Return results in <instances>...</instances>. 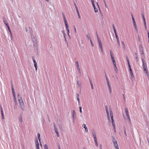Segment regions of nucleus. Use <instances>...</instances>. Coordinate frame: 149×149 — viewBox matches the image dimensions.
I'll use <instances>...</instances> for the list:
<instances>
[{"mask_svg":"<svg viewBox=\"0 0 149 149\" xmlns=\"http://www.w3.org/2000/svg\"><path fill=\"white\" fill-rule=\"evenodd\" d=\"M0 108L1 110V113H3V109H2V107L1 105L0 106Z\"/></svg>","mask_w":149,"mask_h":149,"instance_id":"nucleus-46","label":"nucleus"},{"mask_svg":"<svg viewBox=\"0 0 149 149\" xmlns=\"http://www.w3.org/2000/svg\"><path fill=\"white\" fill-rule=\"evenodd\" d=\"M112 139H113V141H116V140L115 139V137H114V136H112Z\"/></svg>","mask_w":149,"mask_h":149,"instance_id":"nucleus-51","label":"nucleus"},{"mask_svg":"<svg viewBox=\"0 0 149 149\" xmlns=\"http://www.w3.org/2000/svg\"><path fill=\"white\" fill-rule=\"evenodd\" d=\"M62 32L64 38L66 37V34L65 33V31L64 30H62Z\"/></svg>","mask_w":149,"mask_h":149,"instance_id":"nucleus-18","label":"nucleus"},{"mask_svg":"<svg viewBox=\"0 0 149 149\" xmlns=\"http://www.w3.org/2000/svg\"><path fill=\"white\" fill-rule=\"evenodd\" d=\"M12 93L13 95V96H15V93L14 90V88L12 89Z\"/></svg>","mask_w":149,"mask_h":149,"instance_id":"nucleus-30","label":"nucleus"},{"mask_svg":"<svg viewBox=\"0 0 149 149\" xmlns=\"http://www.w3.org/2000/svg\"><path fill=\"white\" fill-rule=\"evenodd\" d=\"M31 33V37L32 39L35 38V37H34V36H33V35L32 34V33Z\"/></svg>","mask_w":149,"mask_h":149,"instance_id":"nucleus-41","label":"nucleus"},{"mask_svg":"<svg viewBox=\"0 0 149 149\" xmlns=\"http://www.w3.org/2000/svg\"><path fill=\"white\" fill-rule=\"evenodd\" d=\"M132 21H133V22H135V19H134L133 16V15L132 14Z\"/></svg>","mask_w":149,"mask_h":149,"instance_id":"nucleus-38","label":"nucleus"},{"mask_svg":"<svg viewBox=\"0 0 149 149\" xmlns=\"http://www.w3.org/2000/svg\"><path fill=\"white\" fill-rule=\"evenodd\" d=\"M94 140L95 142L97 141L96 137H94Z\"/></svg>","mask_w":149,"mask_h":149,"instance_id":"nucleus-50","label":"nucleus"},{"mask_svg":"<svg viewBox=\"0 0 149 149\" xmlns=\"http://www.w3.org/2000/svg\"><path fill=\"white\" fill-rule=\"evenodd\" d=\"M142 61H143V65H145V62L144 60H143L142 59Z\"/></svg>","mask_w":149,"mask_h":149,"instance_id":"nucleus-54","label":"nucleus"},{"mask_svg":"<svg viewBox=\"0 0 149 149\" xmlns=\"http://www.w3.org/2000/svg\"><path fill=\"white\" fill-rule=\"evenodd\" d=\"M114 69L116 72L117 73L118 72V70L116 67V66H114Z\"/></svg>","mask_w":149,"mask_h":149,"instance_id":"nucleus-27","label":"nucleus"},{"mask_svg":"<svg viewBox=\"0 0 149 149\" xmlns=\"http://www.w3.org/2000/svg\"><path fill=\"white\" fill-rule=\"evenodd\" d=\"M62 15H63V19H66L65 17V14L64 13H63V12H62Z\"/></svg>","mask_w":149,"mask_h":149,"instance_id":"nucleus-40","label":"nucleus"},{"mask_svg":"<svg viewBox=\"0 0 149 149\" xmlns=\"http://www.w3.org/2000/svg\"><path fill=\"white\" fill-rule=\"evenodd\" d=\"M76 9L77 12V14H79V10H78V8H76Z\"/></svg>","mask_w":149,"mask_h":149,"instance_id":"nucleus-55","label":"nucleus"},{"mask_svg":"<svg viewBox=\"0 0 149 149\" xmlns=\"http://www.w3.org/2000/svg\"><path fill=\"white\" fill-rule=\"evenodd\" d=\"M33 68H35L36 70V71H37V68H38V66H34Z\"/></svg>","mask_w":149,"mask_h":149,"instance_id":"nucleus-52","label":"nucleus"},{"mask_svg":"<svg viewBox=\"0 0 149 149\" xmlns=\"http://www.w3.org/2000/svg\"><path fill=\"white\" fill-rule=\"evenodd\" d=\"M143 69L145 71V73H146V74H147V73H148V71L146 66H144V67H143Z\"/></svg>","mask_w":149,"mask_h":149,"instance_id":"nucleus-10","label":"nucleus"},{"mask_svg":"<svg viewBox=\"0 0 149 149\" xmlns=\"http://www.w3.org/2000/svg\"><path fill=\"white\" fill-rule=\"evenodd\" d=\"M139 47L141 54L142 55H144V52L143 51V48L141 44H140L139 45Z\"/></svg>","mask_w":149,"mask_h":149,"instance_id":"nucleus-6","label":"nucleus"},{"mask_svg":"<svg viewBox=\"0 0 149 149\" xmlns=\"http://www.w3.org/2000/svg\"><path fill=\"white\" fill-rule=\"evenodd\" d=\"M77 69L78 70V71H79V73H80L81 72H80V68H79V66H77Z\"/></svg>","mask_w":149,"mask_h":149,"instance_id":"nucleus-32","label":"nucleus"},{"mask_svg":"<svg viewBox=\"0 0 149 149\" xmlns=\"http://www.w3.org/2000/svg\"><path fill=\"white\" fill-rule=\"evenodd\" d=\"M112 26H113V30H114V31L115 33V34L116 33H117L116 31V28L115 27V26H114V24H112Z\"/></svg>","mask_w":149,"mask_h":149,"instance_id":"nucleus-17","label":"nucleus"},{"mask_svg":"<svg viewBox=\"0 0 149 149\" xmlns=\"http://www.w3.org/2000/svg\"><path fill=\"white\" fill-rule=\"evenodd\" d=\"M77 100H78V102L79 104L80 103V100L79 98H77Z\"/></svg>","mask_w":149,"mask_h":149,"instance_id":"nucleus-61","label":"nucleus"},{"mask_svg":"<svg viewBox=\"0 0 149 149\" xmlns=\"http://www.w3.org/2000/svg\"><path fill=\"white\" fill-rule=\"evenodd\" d=\"M35 143L36 144V146H39V143H38V140L37 139H36V140L35 141Z\"/></svg>","mask_w":149,"mask_h":149,"instance_id":"nucleus-24","label":"nucleus"},{"mask_svg":"<svg viewBox=\"0 0 149 149\" xmlns=\"http://www.w3.org/2000/svg\"><path fill=\"white\" fill-rule=\"evenodd\" d=\"M109 92L110 94H111V91H111V88H109Z\"/></svg>","mask_w":149,"mask_h":149,"instance_id":"nucleus-45","label":"nucleus"},{"mask_svg":"<svg viewBox=\"0 0 149 149\" xmlns=\"http://www.w3.org/2000/svg\"><path fill=\"white\" fill-rule=\"evenodd\" d=\"M75 63L76 65H79L78 62V61H76L75 62Z\"/></svg>","mask_w":149,"mask_h":149,"instance_id":"nucleus-63","label":"nucleus"},{"mask_svg":"<svg viewBox=\"0 0 149 149\" xmlns=\"http://www.w3.org/2000/svg\"><path fill=\"white\" fill-rule=\"evenodd\" d=\"M125 112L126 116L127 117L128 119L129 122L130 123L131 120L130 119V116L129 115L128 111L127 108H126L125 109Z\"/></svg>","mask_w":149,"mask_h":149,"instance_id":"nucleus-3","label":"nucleus"},{"mask_svg":"<svg viewBox=\"0 0 149 149\" xmlns=\"http://www.w3.org/2000/svg\"><path fill=\"white\" fill-rule=\"evenodd\" d=\"M94 2V1H93L92 4L94 8L95 12L97 13L98 12V9L96 8Z\"/></svg>","mask_w":149,"mask_h":149,"instance_id":"nucleus-11","label":"nucleus"},{"mask_svg":"<svg viewBox=\"0 0 149 149\" xmlns=\"http://www.w3.org/2000/svg\"><path fill=\"white\" fill-rule=\"evenodd\" d=\"M8 28V29L10 33H11V30L10 29V28L9 27V26H8V27H7Z\"/></svg>","mask_w":149,"mask_h":149,"instance_id":"nucleus-44","label":"nucleus"},{"mask_svg":"<svg viewBox=\"0 0 149 149\" xmlns=\"http://www.w3.org/2000/svg\"><path fill=\"white\" fill-rule=\"evenodd\" d=\"M19 121L21 122H22V115H20L19 117Z\"/></svg>","mask_w":149,"mask_h":149,"instance_id":"nucleus-25","label":"nucleus"},{"mask_svg":"<svg viewBox=\"0 0 149 149\" xmlns=\"http://www.w3.org/2000/svg\"><path fill=\"white\" fill-rule=\"evenodd\" d=\"M3 21L4 24L6 25V26L8 27V26H9L8 24L7 23V21H6L5 19L3 18Z\"/></svg>","mask_w":149,"mask_h":149,"instance_id":"nucleus-21","label":"nucleus"},{"mask_svg":"<svg viewBox=\"0 0 149 149\" xmlns=\"http://www.w3.org/2000/svg\"><path fill=\"white\" fill-rule=\"evenodd\" d=\"M99 47L101 49L102 53H103V50L102 48V44L101 42H98Z\"/></svg>","mask_w":149,"mask_h":149,"instance_id":"nucleus-7","label":"nucleus"},{"mask_svg":"<svg viewBox=\"0 0 149 149\" xmlns=\"http://www.w3.org/2000/svg\"><path fill=\"white\" fill-rule=\"evenodd\" d=\"M90 42H91V45L92 46H94V45L93 44V42H92V41L91 40V39H90Z\"/></svg>","mask_w":149,"mask_h":149,"instance_id":"nucleus-42","label":"nucleus"},{"mask_svg":"<svg viewBox=\"0 0 149 149\" xmlns=\"http://www.w3.org/2000/svg\"><path fill=\"white\" fill-rule=\"evenodd\" d=\"M113 144L114 146L116 149H119L117 141H113Z\"/></svg>","mask_w":149,"mask_h":149,"instance_id":"nucleus-5","label":"nucleus"},{"mask_svg":"<svg viewBox=\"0 0 149 149\" xmlns=\"http://www.w3.org/2000/svg\"><path fill=\"white\" fill-rule=\"evenodd\" d=\"M135 55H136V61H138V59L137 57V54L136 53H135Z\"/></svg>","mask_w":149,"mask_h":149,"instance_id":"nucleus-53","label":"nucleus"},{"mask_svg":"<svg viewBox=\"0 0 149 149\" xmlns=\"http://www.w3.org/2000/svg\"><path fill=\"white\" fill-rule=\"evenodd\" d=\"M74 6H75V7L76 8H78L77 6V5L76 4V3H74Z\"/></svg>","mask_w":149,"mask_h":149,"instance_id":"nucleus-62","label":"nucleus"},{"mask_svg":"<svg viewBox=\"0 0 149 149\" xmlns=\"http://www.w3.org/2000/svg\"><path fill=\"white\" fill-rule=\"evenodd\" d=\"M105 109H106V113H107L108 119L109 120V121H110V117H109V111H108V109L107 106L106 105L105 106Z\"/></svg>","mask_w":149,"mask_h":149,"instance_id":"nucleus-4","label":"nucleus"},{"mask_svg":"<svg viewBox=\"0 0 149 149\" xmlns=\"http://www.w3.org/2000/svg\"><path fill=\"white\" fill-rule=\"evenodd\" d=\"M45 149H48V146L46 144L44 146Z\"/></svg>","mask_w":149,"mask_h":149,"instance_id":"nucleus-33","label":"nucleus"},{"mask_svg":"<svg viewBox=\"0 0 149 149\" xmlns=\"http://www.w3.org/2000/svg\"><path fill=\"white\" fill-rule=\"evenodd\" d=\"M32 59L34 62V65H37V63L33 57H32Z\"/></svg>","mask_w":149,"mask_h":149,"instance_id":"nucleus-19","label":"nucleus"},{"mask_svg":"<svg viewBox=\"0 0 149 149\" xmlns=\"http://www.w3.org/2000/svg\"><path fill=\"white\" fill-rule=\"evenodd\" d=\"M124 131L125 133V135L126 136H127V135L126 133V129L125 127H124Z\"/></svg>","mask_w":149,"mask_h":149,"instance_id":"nucleus-37","label":"nucleus"},{"mask_svg":"<svg viewBox=\"0 0 149 149\" xmlns=\"http://www.w3.org/2000/svg\"><path fill=\"white\" fill-rule=\"evenodd\" d=\"M64 21L65 24V25L66 28L69 27L68 25L67 22V21L66 19H64Z\"/></svg>","mask_w":149,"mask_h":149,"instance_id":"nucleus-16","label":"nucleus"},{"mask_svg":"<svg viewBox=\"0 0 149 149\" xmlns=\"http://www.w3.org/2000/svg\"><path fill=\"white\" fill-rule=\"evenodd\" d=\"M82 126L85 129V131L86 132H88V130L87 127L86 126V125L85 124H83L82 125Z\"/></svg>","mask_w":149,"mask_h":149,"instance_id":"nucleus-14","label":"nucleus"},{"mask_svg":"<svg viewBox=\"0 0 149 149\" xmlns=\"http://www.w3.org/2000/svg\"><path fill=\"white\" fill-rule=\"evenodd\" d=\"M129 66V70H130V73L131 75V77L132 78H133L134 77V76L133 74V72H132L131 68V66Z\"/></svg>","mask_w":149,"mask_h":149,"instance_id":"nucleus-8","label":"nucleus"},{"mask_svg":"<svg viewBox=\"0 0 149 149\" xmlns=\"http://www.w3.org/2000/svg\"><path fill=\"white\" fill-rule=\"evenodd\" d=\"M20 97H21V98H22L21 95H19V94H18V98L19 100V98L20 99Z\"/></svg>","mask_w":149,"mask_h":149,"instance_id":"nucleus-47","label":"nucleus"},{"mask_svg":"<svg viewBox=\"0 0 149 149\" xmlns=\"http://www.w3.org/2000/svg\"><path fill=\"white\" fill-rule=\"evenodd\" d=\"M32 41L33 42V43L37 42L36 41V40L35 38H33L32 39Z\"/></svg>","mask_w":149,"mask_h":149,"instance_id":"nucleus-28","label":"nucleus"},{"mask_svg":"<svg viewBox=\"0 0 149 149\" xmlns=\"http://www.w3.org/2000/svg\"><path fill=\"white\" fill-rule=\"evenodd\" d=\"M79 111L80 113H82V107H79Z\"/></svg>","mask_w":149,"mask_h":149,"instance_id":"nucleus-39","label":"nucleus"},{"mask_svg":"<svg viewBox=\"0 0 149 149\" xmlns=\"http://www.w3.org/2000/svg\"><path fill=\"white\" fill-rule=\"evenodd\" d=\"M141 15H142V18L143 19V22H146V20H145V17H144V15L142 13L141 14Z\"/></svg>","mask_w":149,"mask_h":149,"instance_id":"nucleus-23","label":"nucleus"},{"mask_svg":"<svg viewBox=\"0 0 149 149\" xmlns=\"http://www.w3.org/2000/svg\"><path fill=\"white\" fill-rule=\"evenodd\" d=\"M14 97V102H15L16 104H17V101L16 100V99L15 97V96H13Z\"/></svg>","mask_w":149,"mask_h":149,"instance_id":"nucleus-35","label":"nucleus"},{"mask_svg":"<svg viewBox=\"0 0 149 149\" xmlns=\"http://www.w3.org/2000/svg\"><path fill=\"white\" fill-rule=\"evenodd\" d=\"M92 135L94 137H96V134L95 132L94 129H93L92 130Z\"/></svg>","mask_w":149,"mask_h":149,"instance_id":"nucleus-13","label":"nucleus"},{"mask_svg":"<svg viewBox=\"0 0 149 149\" xmlns=\"http://www.w3.org/2000/svg\"><path fill=\"white\" fill-rule=\"evenodd\" d=\"M146 75L147 76V77H148V80L149 81V73H147V74H146Z\"/></svg>","mask_w":149,"mask_h":149,"instance_id":"nucleus-59","label":"nucleus"},{"mask_svg":"<svg viewBox=\"0 0 149 149\" xmlns=\"http://www.w3.org/2000/svg\"><path fill=\"white\" fill-rule=\"evenodd\" d=\"M97 39L98 40V42H101V41L100 40V39L99 37L97 38Z\"/></svg>","mask_w":149,"mask_h":149,"instance_id":"nucleus-57","label":"nucleus"},{"mask_svg":"<svg viewBox=\"0 0 149 149\" xmlns=\"http://www.w3.org/2000/svg\"><path fill=\"white\" fill-rule=\"evenodd\" d=\"M66 28L67 30V31L68 34H69L70 32L69 29V27Z\"/></svg>","mask_w":149,"mask_h":149,"instance_id":"nucleus-34","label":"nucleus"},{"mask_svg":"<svg viewBox=\"0 0 149 149\" xmlns=\"http://www.w3.org/2000/svg\"><path fill=\"white\" fill-rule=\"evenodd\" d=\"M1 113L2 117V119H4V115H3V113Z\"/></svg>","mask_w":149,"mask_h":149,"instance_id":"nucleus-48","label":"nucleus"},{"mask_svg":"<svg viewBox=\"0 0 149 149\" xmlns=\"http://www.w3.org/2000/svg\"><path fill=\"white\" fill-rule=\"evenodd\" d=\"M144 26H145V29H147V27H146V22H144Z\"/></svg>","mask_w":149,"mask_h":149,"instance_id":"nucleus-49","label":"nucleus"},{"mask_svg":"<svg viewBox=\"0 0 149 149\" xmlns=\"http://www.w3.org/2000/svg\"><path fill=\"white\" fill-rule=\"evenodd\" d=\"M110 54L111 55V57L112 59V60L113 61V65H116V62H115V60L114 57L113 56V53L112 52V51L111 50H110Z\"/></svg>","mask_w":149,"mask_h":149,"instance_id":"nucleus-2","label":"nucleus"},{"mask_svg":"<svg viewBox=\"0 0 149 149\" xmlns=\"http://www.w3.org/2000/svg\"><path fill=\"white\" fill-rule=\"evenodd\" d=\"M138 40L139 41L141 42V39H140L139 36H138Z\"/></svg>","mask_w":149,"mask_h":149,"instance_id":"nucleus-58","label":"nucleus"},{"mask_svg":"<svg viewBox=\"0 0 149 149\" xmlns=\"http://www.w3.org/2000/svg\"><path fill=\"white\" fill-rule=\"evenodd\" d=\"M115 35L116 37V38L117 39V41L118 45L119 46H120V42H119V38L118 37V36L117 35V33L116 34H115Z\"/></svg>","mask_w":149,"mask_h":149,"instance_id":"nucleus-12","label":"nucleus"},{"mask_svg":"<svg viewBox=\"0 0 149 149\" xmlns=\"http://www.w3.org/2000/svg\"><path fill=\"white\" fill-rule=\"evenodd\" d=\"M77 85L79 87H81V83L79 81H78L77 83Z\"/></svg>","mask_w":149,"mask_h":149,"instance_id":"nucleus-20","label":"nucleus"},{"mask_svg":"<svg viewBox=\"0 0 149 149\" xmlns=\"http://www.w3.org/2000/svg\"><path fill=\"white\" fill-rule=\"evenodd\" d=\"M86 36L87 38L88 39H89V40H90V39L91 38H90V36L89 34L88 33V34H87Z\"/></svg>","mask_w":149,"mask_h":149,"instance_id":"nucleus-31","label":"nucleus"},{"mask_svg":"<svg viewBox=\"0 0 149 149\" xmlns=\"http://www.w3.org/2000/svg\"><path fill=\"white\" fill-rule=\"evenodd\" d=\"M95 143L96 146H98V143H97V141L95 142Z\"/></svg>","mask_w":149,"mask_h":149,"instance_id":"nucleus-64","label":"nucleus"},{"mask_svg":"<svg viewBox=\"0 0 149 149\" xmlns=\"http://www.w3.org/2000/svg\"><path fill=\"white\" fill-rule=\"evenodd\" d=\"M19 107L23 111H24V105L22 99L21 98V97H20V99L19 98Z\"/></svg>","mask_w":149,"mask_h":149,"instance_id":"nucleus-1","label":"nucleus"},{"mask_svg":"<svg viewBox=\"0 0 149 149\" xmlns=\"http://www.w3.org/2000/svg\"><path fill=\"white\" fill-rule=\"evenodd\" d=\"M107 85L108 87V88H111V85L109 83V82H108Z\"/></svg>","mask_w":149,"mask_h":149,"instance_id":"nucleus-36","label":"nucleus"},{"mask_svg":"<svg viewBox=\"0 0 149 149\" xmlns=\"http://www.w3.org/2000/svg\"><path fill=\"white\" fill-rule=\"evenodd\" d=\"M10 37H11V39L12 40H13V36H12V33H10Z\"/></svg>","mask_w":149,"mask_h":149,"instance_id":"nucleus-43","label":"nucleus"},{"mask_svg":"<svg viewBox=\"0 0 149 149\" xmlns=\"http://www.w3.org/2000/svg\"><path fill=\"white\" fill-rule=\"evenodd\" d=\"M37 135H38V138L39 140V142H40V141L41 140V139L40 138V134L39 133H38V134Z\"/></svg>","mask_w":149,"mask_h":149,"instance_id":"nucleus-26","label":"nucleus"},{"mask_svg":"<svg viewBox=\"0 0 149 149\" xmlns=\"http://www.w3.org/2000/svg\"><path fill=\"white\" fill-rule=\"evenodd\" d=\"M33 47L34 48H35V49H37L38 45L37 42L33 43Z\"/></svg>","mask_w":149,"mask_h":149,"instance_id":"nucleus-15","label":"nucleus"},{"mask_svg":"<svg viewBox=\"0 0 149 149\" xmlns=\"http://www.w3.org/2000/svg\"><path fill=\"white\" fill-rule=\"evenodd\" d=\"M126 59H127V63H128V65H130V62H129V60L128 59V58L127 56L126 57Z\"/></svg>","mask_w":149,"mask_h":149,"instance_id":"nucleus-29","label":"nucleus"},{"mask_svg":"<svg viewBox=\"0 0 149 149\" xmlns=\"http://www.w3.org/2000/svg\"><path fill=\"white\" fill-rule=\"evenodd\" d=\"M72 116L73 119L74 120L76 118V113L74 110H73L72 111Z\"/></svg>","mask_w":149,"mask_h":149,"instance_id":"nucleus-9","label":"nucleus"},{"mask_svg":"<svg viewBox=\"0 0 149 149\" xmlns=\"http://www.w3.org/2000/svg\"><path fill=\"white\" fill-rule=\"evenodd\" d=\"M148 42L149 43V32H148Z\"/></svg>","mask_w":149,"mask_h":149,"instance_id":"nucleus-56","label":"nucleus"},{"mask_svg":"<svg viewBox=\"0 0 149 149\" xmlns=\"http://www.w3.org/2000/svg\"><path fill=\"white\" fill-rule=\"evenodd\" d=\"M133 23L134 26H136L135 22H133Z\"/></svg>","mask_w":149,"mask_h":149,"instance_id":"nucleus-60","label":"nucleus"},{"mask_svg":"<svg viewBox=\"0 0 149 149\" xmlns=\"http://www.w3.org/2000/svg\"><path fill=\"white\" fill-rule=\"evenodd\" d=\"M121 42L123 45V48L125 50V47L124 42L123 41H122Z\"/></svg>","mask_w":149,"mask_h":149,"instance_id":"nucleus-22","label":"nucleus"}]
</instances>
